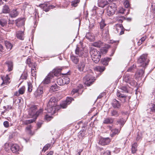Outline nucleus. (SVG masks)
I'll use <instances>...</instances> for the list:
<instances>
[{
	"instance_id": "obj_10",
	"label": "nucleus",
	"mask_w": 155,
	"mask_h": 155,
	"mask_svg": "<svg viewBox=\"0 0 155 155\" xmlns=\"http://www.w3.org/2000/svg\"><path fill=\"white\" fill-rule=\"evenodd\" d=\"M1 78L3 81V82L1 84L2 86H4L5 85H8L10 83V78L8 77V75L7 74L5 76H2Z\"/></svg>"
},
{
	"instance_id": "obj_42",
	"label": "nucleus",
	"mask_w": 155,
	"mask_h": 155,
	"mask_svg": "<svg viewBox=\"0 0 155 155\" xmlns=\"http://www.w3.org/2000/svg\"><path fill=\"white\" fill-rule=\"evenodd\" d=\"M117 123V124H119L120 125V128L123 126L125 122L123 120V118L122 119H120L118 120Z\"/></svg>"
},
{
	"instance_id": "obj_44",
	"label": "nucleus",
	"mask_w": 155,
	"mask_h": 155,
	"mask_svg": "<svg viewBox=\"0 0 155 155\" xmlns=\"http://www.w3.org/2000/svg\"><path fill=\"white\" fill-rule=\"evenodd\" d=\"M96 69L97 71H99L100 72H102L105 69V68L104 67H101L100 66H98L95 68Z\"/></svg>"
},
{
	"instance_id": "obj_1",
	"label": "nucleus",
	"mask_w": 155,
	"mask_h": 155,
	"mask_svg": "<svg viewBox=\"0 0 155 155\" xmlns=\"http://www.w3.org/2000/svg\"><path fill=\"white\" fill-rule=\"evenodd\" d=\"M149 61V60L147 58V54L142 55L138 59V63L140 64V66L138 69L137 72H136V78L137 77H138V80H141V77L143 76L145 67L148 64Z\"/></svg>"
},
{
	"instance_id": "obj_2",
	"label": "nucleus",
	"mask_w": 155,
	"mask_h": 155,
	"mask_svg": "<svg viewBox=\"0 0 155 155\" xmlns=\"http://www.w3.org/2000/svg\"><path fill=\"white\" fill-rule=\"evenodd\" d=\"M61 70L62 68H57L53 70L45 77L41 83V84L45 85L50 84L51 79L54 76H58L61 72Z\"/></svg>"
},
{
	"instance_id": "obj_39",
	"label": "nucleus",
	"mask_w": 155,
	"mask_h": 155,
	"mask_svg": "<svg viewBox=\"0 0 155 155\" xmlns=\"http://www.w3.org/2000/svg\"><path fill=\"white\" fill-rule=\"evenodd\" d=\"M35 120L33 118L32 119L26 120L24 121V124L25 125H28L29 124L33 123L35 121Z\"/></svg>"
},
{
	"instance_id": "obj_56",
	"label": "nucleus",
	"mask_w": 155,
	"mask_h": 155,
	"mask_svg": "<svg viewBox=\"0 0 155 155\" xmlns=\"http://www.w3.org/2000/svg\"><path fill=\"white\" fill-rule=\"evenodd\" d=\"M110 152L109 150H107L103 153V155H110Z\"/></svg>"
},
{
	"instance_id": "obj_33",
	"label": "nucleus",
	"mask_w": 155,
	"mask_h": 155,
	"mask_svg": "<svg viewBox=\"0 0 155 155\" xmlns=\"http://www.w3.org/2000/svg\"><path fill=\"white\" fill-rule=\"evenodd\" d=\"M7 23V20L4 18H1L0 19V25L2 27H4L5 26Z\"/></svg>"
},
{
	"instance_id": "obj_61",
	"label": "nucleus",
	"mask_w": 155,
	"mask_h": 155,
	"mask_svg": "<svg viewBox=\"0 0 155 155\" xmlns=\"http://www.w3.org/2000/svg\"><path fill=\"white\" fill-rule=\"evenodd\" d=\"M134 67L132 66L130 68H129L127 70L128 71H132L134 70Z\"/></svg>"
},
{
	"instance_id": "obj_8",
	"label": "nucleus",
	"mask_w": 155,
	"mask_h": 155,
	"mask_svg": "<svg viewBox=\"0 0 155 155\" xmlns=\"http://www.w3.org/2000/svg\"><path fill=\"white\" fill-rule=\"evenodd\" d=\"M94 78L90 75H86L83 78V82L86 86H89L94 82Z\"/></svg>"
},
{
	"instance_id": "obj_58",
	"label": "nucleus",
	"mask_w": 155,
	"mask_h": 155,
	"mask_svg": "<svg viewBox=\"0 0 155 155\" xmlns=\"http://www.w3.org/2000/svg\"><path fill=\"white\" fill-rule=\"evenodd\" d=\"M78 90L77 89H73L72 92H71V94H74L75 93H77L78 92Z\"/></svg>"
},
{
	"instance_id": "obj_18",
	"label": "nucleus",
	"mask_w": 155,
	"mask_h": 155,
	"mask_svg": "<svg viewBox=\"0 0 155 155\" xmlns=\"http://www.w3.org/2000/svg\"><path fill=\"white\" fill-rule=\"evenodd\" d=\"M73 100V99L71 97H68L66 99V103H63L61 105V106L63 108H66L68 104H70Z\"/></svg>"
},
{
	"instance_id": "obj_22",
	"label": "nucleus",
	"mask_w": 155,
	"mask_h": 155,
	"mask_svg": "<svg viewBox=\"0 0 155 155\" xmlns=\"http://www.w3.org/2000/svg\"><path fill=\"white\" fill-rule=\"evenodd\" d=\"M92 46L97 47L100 48L103 46V43L101 40H98L92 43Z\"/></svg>"
},
{
	"instance_id": "obj_37",
	"label": "nucleus",
	"mask_w": 155,
	"mask_h": 155,
	"mask_svg": "<svg viewBox=\"0 0 155 155\" xmlns=\"http://www.w3.org/2000/svg\"><path fill=\"white\" fill-rule=\"evenodd\" d=\"M26 63L27 64H28L30 67L32 66L33 65V64H34L31 62V58H28L26 60Z\"/></svg>"
},
{
	"instance_id": "obj_46",
	"label": "nucleus",
	"mask_w": 155,
	"mask_h": 155,
	"mask_svg": "<svg viewBox=\"0 0 155 155\" xmlns=\"http://www.w3.org/2000/svg\"><path fill=\"white\" fill-rule=\"evenodd\" d=\"M28 76V74L27 73H24L21 75V79L26 80L27 79Z\"/></svg>"
},
{
	"instance_id": "obj_51",
	"label": "nucleus",
	"mask_w": 155,
	"mask_h": 155,
	"mask_svg": "<svg viewBox=\"0 0 155 155\" xmlns=\"http://www.w3.org/2000/svg\"><path fill=\"white\" fill-rule=\"evenodd\" d=\"M52 118V117L49 116L48 115H46L45 117V118L47 121H49L51 120Z\"/></svg>"
},
{
	"instance_id": "obj_50",
	"label": "nucleus",
	"mask_w": 155,
	"mask_h": 155,
	"mask_svg": "<svg viewBox=\"0 0 155 155\" xmlns=\"http://www.w3.org/2000/svg\"><path fill=\"white\" fill-rule=\"evenodd\" d=\"M3 125L5 127L8 128L9 126V123L8 121H5L3 123Z\"/></svg>"
},
{
	"instance_id": "obj_28",
	"label": "nucleus",
	"mask_w": 155,
	"mask_h": 155,
	"mask_svg": "<svg viewBox=\"0 0 155 155\" xmlns=\"http://www.w3.org/2000/svg\"><path fill=\"white\" fill-rule=\"evenodd\" d=\"M112 105L114 108H118L120 106V104L118 101L115 99H114L113 101Z\"/></svg>"
},
{
	"instance_id": "obj_48",
	"label": "nucleus",
	"mask_w": 155,
	"mask_h": 155,
	"mask_svg": "<svg viewBox=\"0 0 155 155\" xmlns=\"http://www.w3.org/2000/svg\"><path fill=\"white\" fill-rule=\"evenodd\" d=\"M124 5L126 8H128L130 6L129 2L128 0L125 1L124 3Z\"/></svg>"
},
{
	"instance_id": "obj_54",
	"label": "nucleus",
	"mask_w": 155,
	"mask_h": 155,
	"mask_svg": "<svg viewBox=\"0 0 155 155\" xmlns=\"http://www.w3.org/2000/svg\"><path fill=\"white\" fill-rule=\"evenodd\" d=\"M54 7V6L53 5H49L48 7V8H47L45 9H44V10H45V12H47L49 10V9L53 8Z\"/></svg>"
},
{
	"instance_id": "obj_63",
	"label": "nucleus",
	"mask_w": 155,
	"mask_h": 155,
	"mask_svg": "<svg viewBox=\"0 0 155 155\" xmlns=\"http://www.w3.org/2000/svg\"><path fill=\"white\" fill-rule=\"evenodd\" d=\"M31 67V71H32L33 70L34 71L35 69H36V67L35 66V64H33V66Z\"/></svg>"
},
{
	"instance_id": "obj_15",
	"label": "nucleus",
	"mask_w": 155,
	"mask_h": 155,
	"mask_svg": "<svg viewBox=\"0 0 155 155\" xmlns=\"http://www.w3.org/2000/svg\"><path fill=\"white\" fill-rule=\"evenodd\" d=\"M121 92V91H117V96L120 97V101L123 102H124L125 101L127 95L124 94H122Z\"/></svg>"
},
{
	"instance_id": "obj_13",
	"label": "nucleus",
	"mask_w": 155,
	"mask_h": 155,
	"mask_svg": "<svg viewBox=\"0 0 155 155\" xmlns=\"http://www.w3.org/2000/svg\"><path fill=\"white\" fill-rule=\"evenodd\" d=\"M85 64V59L83 58L78 66V68L80 71H83Z\"/></svg>"
},
{
	"instance_id": "obj_7",
	"label": "nucleus",
	"mask_w": 155,
	"mask_h": 155,
	"mask_svg": "<svg viewBox=\"0 0 155 155\" xmlns=\"http://www.w3.org/2000/svg\"><path fill=\"white\" fill-rule=\"evenodd\" d=\"M117 10V5L114 3L110 4L107 8V14L109 16L113 15Z\"/></svg>"
},
{
	"instance_id": "obj_19",
	"label": "nucleus",
	"mask_w": 155,
	"mask_h": 155,
	"mask_svg": "<svg viewBox=\"0 0 155 155\" xmlns=\"http://www.w3.org/2000/svg\"><path fill=\"white\" fill-rule=\"evenodd\" d=\"M86 37L90 41H94L95 40V36L92 33L88 32L87 33Z\"/></svg>"
},
{
	"instance_id": "obj_3",
	"label": "nucleus",
	"mask_w": 155,
	"mask_h": 155,
	"mask_svg": "<svg viewBox=\"0 0 155 155\" xmlns=\"http://www.w3.org/2000/svg\"><path fill=\"white\" fill-rule=\"evenodd\" d=\"M57 106V100L55 97H52L50 98L45 108V110L48 113L52 114L54 113L55 107Z\"/></svg>"
},
{
	"instance_id": "obj_53",
	"label": "nucleus",
	"mask_w": 155,
	"mask_h": 155,
	"mask_svg": "<svg viewBox=\"0 0 155 155\" xmlns=\"http://www.w3.org/2000/svg\"><path fill=\"white\" fill-rule=\"evenodd\" d=\"M142 136V134L141 133H138L137 135V137H136V140H139L141 138Z\"/></svg>"
},
{
	"instance_id": "obj_57",
	"label": "nucleus",
	"mask_w": 155,
	"mask_h": 155,
	"mask_svg": "<svg viewBox=\"0 0 155 155\" xmlns=\"http://www.w3.org/2000/svg\"><path fill=\"white\" fill-rule=\"evenodd\" d=\"M31 128L32 127L31 125L28 126L26 128V130L30 131Z\"/></svg>"
},
{
	"instance_id": "obj_59",
	"label": "nucleus",
	"mask_w": 155,
	"mask_h": 155,
	"mask_svg": "<svg viewBox=\"0 0 155 155\" xmlns=\"http://www.w3.org/2000/svg\"><path fill=\"white\" fill-rule=\"evenodd\" d=\"M40 7L41 8H43L44 9H45V8L47 7V5L45 4H40L39 5Z\"/></svg>"
},
{
	"instance_id": "obj_20",
	"label": "nucleus",
	"mask_w": 155,
	"mask_h": 155,
	"mask_svg": "<svg viewBox=\"0 0 155 155\" xmlns=\"http://www.w3.org/2000/svg\"><path fill=\"white\" fill-rule=\"evenodd\" d=\"M15 21L17 26L19 27L24 25L25 20L24 18H19Z\"/></svg>"
},
{
	"instance_id": "obj_32",
	"label": "nucleus",
	"mask_w": 155,
	"mask_h": 155,
	"mask_svg": "<svg viewBox=\"0 0 155 155\" xmlns=\"http://www.w3.org/2000/svg\"><path fill=\"white\" fill-rule=\"evenodd\" d=\"M128 87L127 86H123L121 87L120 88L122 94L123 93H127L128 91Z\"/></svg>"
},
{
	"instance_id": "obj_45",
	"label": "nucleus",
	"mask_w": 155,
	"mask_h": 155,
	"mask_svg": "<svg viewBox=\"0 0 155 155\" xmlns=\"http://www.w3.org/2000/svg\"><path fill=\"white\" fill-rule=\"evenodd\" d=\"M62 78H59L57 80V83L60 86L64 85V83L63 82Z\"/></svg>"
},
{
	"instance_id": "obj_11",
	"label": "nucleus",
	"mask_w": 155,
	"mask_h": 155,
	"mask_svg": "<svg viewBox=\"0 0 155 155\" xmlns=\"http://www.w3.org/2000/svg\"><path fill=\"white\" fill-rule=\"evenodd\" d=\"M110 141V140L108 137L106 138H101L100 139L98 143L99 144L101 145H105L109 144Z\"/></svg>"
},
{
	"instance_id": "obj_60",
	"label": "nucleus",
	"mask_w": 155,
	"mask_h": 155,
	"mask_svg": "<svg viewBox=\"0 0 155 155\" xmlns=\"http://www.w3.org/2000/svg\"><path fill=\"white\" fill-rule=\"evenodd\" d=\"M130 84L132 86H134V87L136 86L135 82V81H131V82H130Z\"/></svg>"
},
{
	"instance_id": "obj_41",
	"label": "nucleus",
	"mask_w": 155,
	"mask_h": 155,
	"mask_svg": "<svg viewBox=\"0 0 155 155\" xmlns=\"http://www.w3.org/2000/svg\"><path fill=\"white\" fill-rule=\"evenodd\" d=\"M80 0H74L71 2V5L74 7H76L79 3Z\"/></svg>"
},
{
	"instance_id": "obj_52",
	"label": "nucleus",
	"mask_w": 155,
	"mask_h": 155,
	"mask_svg": "<svg viewBox=\"0 0 155 155\" xmlns=\"http://www.w3.org/2000/svg\"><path fill=\"white\" fill-rule=\"evenodd\" d=\"M3 108L4 109H5L6 110H9L10 109H11L12 108V107L11 105H8L6 107L5 106H4Z\"/></svg>"
},
{
	"instance_id": "obj_24",
	"label": "nucleus",
	"mask_w": 155,
	"mask_h": 155,
	"mask_svg": "<svg viewBox=\"0 0 155 155\" xmlns=\"http://www.w3.org/2000/svg\"><path fill=\"white\" fill-rule=\"evenodd\" d=\"M71 59L72 62L75 64H78L79 61V58L78 57L74 55L71 56Z\"/></svg>"
},
{
	"instance_id": "obj_36",
	"label": "nucleus",
	"mask_w": 155,
	"mask_h": 155,
	"mask_svg": "<svg viewBox=\"0 0 155 155\" xmlns=\"http://www.w3.org/2000/svg\"><path fill=\"white\" fill-rule=\"evenodd\" d=\"M10 11V9L7 5H5L3 7L2 9V12L4 13H8Z\"/></svg>"
},
{
	"instance_id": "obj_47",
	"label": "nucleus",
	"mask_w": 155,
	"mask_h": 155,
	"mask_svg": "<svg viewBox=\"0 0 155 155\" xmlns=\"http://www.w3.org/2000/svg\"><path fill=\"white\" fill-rule=\"evenodd\" d=\"M51 145L49 144H46V145L45 146V147L43 148V149L42 150V151H44L45 152L47 150L49 147H50Z\"/></svg>"
},
{
	"instance_id": "obj_38",
	"label": "nucleus",
	"mask_w": 155,
	"mask_h": 155,
	"mask_svg": "<svg viewBox=\"0 0 155 155\" xmlns=\"http://www.w3.org/2000/svg\"><path fill=\"white\" fill-rule=\"evenodd\" d=\"M119 113L116 110H113L111 111V115L112 116L117 117L119 116Z\"/></svg>"
},
{
	"instance_id": "obj_17",
	"label": "nucleus",
	"mask_w": 155,
	"mask_h": 155,
	"mask_svg": "<svg viewBox=\"0 0 155 155\" xmlns=\"http://www.w3.org/2000/svg\"><path fill=\"white\" fill-rule=\"evenodd\" d=\"M5 64L7 65L8 67V71L9 72L12 71L13 68V64L12 61H6Z\"/></svg>"
},
{
	"instance_id": "obj_16",
	"label": "nucleus",
	"mask_w": 155,
	"mask_h": 155,
	"mask_svg": "<svg viewBox=\"0 0 155 155\" xmlns=\"http://www.w3.org/2000/svg\"><path fill=\"white\" fill-rule=\"evenodd\" d=\"M75 53L76 54L78 55L79 57L84 56V51L83 48H80L78 46L75 50Z\"/></svg>"
},
{
	"instance_id": "obj_25",
	"label": "nucleus",
	"mask_w": 155,
	"mask_h": 155,
	"mask_svg": "<svg viewBox=\"0 0 155 155\" xmlns=\"http://www.w3.org/2000/svg\"><path fill=\"white\" fill-rule=\"evenodd\" d=\"M16 36L18 38L21 40H23L24 39V33L23 31H18L16 33Z\"/></svg>"
},
{
	"instance_id": "obj_31",
	"label": "nucleus",
	"mask_w": 155,
	"mask_h": 155,
	"mask_svg": "<svg viewBox=\"0 0 155 155\" xmlns=\"http://www.w3.org/2000/svg\"><path fill=\"white\" fill-rule=\"evenodd\" d=\"M115 19L116 20L118 21L120 23H122L123 20L124 19V17L123 16L119 15L116 17Z\"/></svg>"
},
{
	"instance_id": "obj_64",
	"label": "nucleus",
	"mask_w": 155,
	"mask_h": 155,
	"mask_svg": "<svg viewBox=\"0 0 155 155\" xmlns=\"http://www.w3.org/2000/svg\"><path fill=\"white\" fill-rule=\"evenodd\" d=\"M20 95L19 91H16L14 93V95L17 96H18Z\"/></svg>"
},
{
	"instance_id": "obj_29",
	"label": "nucleus",
	"mask_w": 155,
	"mask_h": 155,
	"mask_svg": "<svg viewBox=\"0 0 155 155\" xmlns=\"http://www.w3.org/2000/svg\"><path fill=\"white\" fill-rule=\"evenodd\" d=\"M111 60V58H105L101 60V62L102 64L104 65H107L108 62Z\"/></svg>"
},
{
	"instance_id": "obj_35",
	"label": "nucleus",
	"mask_w": 155,
	"mask_h": 155,
	"mask_svg": "<svg viewBox=\"0 0 155 155\" xmlns=\"http://www.w3.org/2000/svg\"><path fill=\"white\" fill-rule=\"evenodd\" d=\"M64 85L65 84H67L70 82V79L68 77H65L62 78Z\"/></svg>"
},
{
	"instance_id": "obj_5",
	"label": "nucleus",
	"mask_w": 155,
	"mask_h": 155,
	"mask_svg": "<svg viewBox=\"0 0 155 155\" xmlns=\"http://www.w3.org/2000/svg\"><path fill=\"white\" fill-rule=\"evenodd\" d=\"M101 21L100 22V27L102 35L105 37L108 36V29L106 26V25L104 21L101 18Z\"/></svg>"
},
{
	"instance_id": "obj_34",
	"label": "nucleus",
	"mask_w": 155,
	"mask_h": 155,
	"mask_svg": "<svg viewBox=\"0 0 155 155\" xmlns=\"http://www.w3.org/2000/svg\"><path fill=\"white\" fill-rule=\"evenodd\" d=\"M108 51V48L106 47L102 48L100 49V52L101 54H105Z\"/></svg>"
},
{
	"instance_id": "obj_26",
	"label": "nucleus",
	"mask_w": 155,
	"mask_h": 155,
	"mask_svg": "<svg viewBox=\"0 0 155 155\" xmlns=\"http://www.w3.org/2000/svg\"><path fill=\"white\" fill-rule=\"evenodd\" d=\"M18 14L19 13L17 10L14 9L11 12L10 15L12 18H15L17 16Z\"/></svg>"
},
{
	"instance_id": "obj_62",
	"label": "nucleus",
	"mask_w": 155,
	"mask_h": 155,
	"mask_svg": "<svg viewBox=\"0 0 155 155\" xmlns=\"http://www.w3.org/2000/svg\"><path fill=\"white\" fill-rule=\"evenodd\" d=\"M57 87V85L55 84L54 85H52L51 87V88L52 89H55Z\"/></svg>"
},
{
	"instance_id": "obj_14",
	"label": "nucleus",
	"mask_w": 155,
	"mask_h": 155,
	"mask_svg": "<svg viewBox=\"0 0 155 155\" xmlns=\"http://www.w3.org/2000/svg\"><path fill=\"white\" fill-rule=\"evenodd\" d=\"M108 128L111 131L110 133V135L111 137H113L116 135L117 134L120 132V130H119L117 129H114L112 127L109 126Z\"/></svg>"
},
{
	"instance_id": "obj_4",
	"label": "nucleus",
	"mask_w": 155,
	"mask_h": 155,
	"mask_svg": "<svg viewBox=\"0 0 155 155\" xmlns=\"http://www.w3.org/2000/svg\"><path fill=\"white\" fill-rule=\"evenodd\" d=\"M90 53L91 55L93 61L96 63H97L100 60L101 57L100 51L96 49L91 48L90 51Z\"/></svg>"
},
{
	"instance_id": "obj_27",
	"label": "nucleus",
	"mask_w": 155,
	"mask_h": 155,
	"mask_svg": "<svg viewBox=\"0 0 155 155\" xmlns=\"http://www.w3.org/2000/svg\"><path fill=\"white\" fill-rule=\"evenodd\" d=\"M4 44L7 49L10 51L12 49L13 45L9 41H5L4 42Z\"/></svg>"
},
{
	"instance_id": "obj_21",
	"label": "nucleus",
	"mask_w": 155,
	"mask_h": 155,
	"mask_svg": "<svg viewBox=\"0 0 155 155\" xmlns=\"http://www.w3.org/2000/svg\"><path fill=\"white\" fill-rule=\"evenodd\" d=\"M114 119L112 117H107L105 118L103 123L105 124H111L113 123Z\"/></svg>"
},
{
	"instance_id": "obj_23",
	"label": "nucleus",
	"mask_w": 155,
	"mask_h": 155,
	"mask_svg": "<svg viewBox=\"0 0 155 155\" xmlns=\"http://www.w3.org/2000/svg\"><path fill=\"white\" fill-rule=\"evenodd\" d=\"M10 149L13 153H16L19 150V147L16 144H13L11 147Z\"/></svg>"
},
{
	"instance_id": "obj_55",
	"label": "nucleus",
	"mask_w": 155,
	"mask_h": 155,
	"mask_svg": "<svg viewBox=\"0 0 155 155\" xmlns=\"http://www.w3.org/2000/svg\"><path fill=\"white\" fill-rule=\"evenodd\" d=\"M4 147L5 149H9L10 147V145L8 143H6L4 145Z\"/></svg>"
},
{
	"instance_id": "obj_43",
	"label": "nucleus",
	"mask_w": 155,
	"mask_h": 155,
	"mask_svg": "<svg viewBox=\"0 0 155 155\" xmlns=\"http://www.w3.org/2000/svg\"><path fill=\"white\" fill-rule=\"evenodd\" d=\"M28 91L30 92H31L32 90V85L31 83L29 82H28Z\"/></svg>"
},
{
	"instance_id": "obj_9",
	"label": "nucleus",
	"mask_w": 155,
	"mask_h": 155,
	"mask_svg": "<svg viewBox=\"0 0 155 155\" xmlns=\"http://www.w3.org/2000/svg\"><path fill=\"white\" fill-rule=\"evenodd\" d=\"M114 27L116 31V33H118L120 35L124 34V29L122 24H117Z\"/></svg>"
},
{
	"instance_id": "obj_40",
	"label": "nucleus",
	"mask_w": 155,
	"mask_h": 155,
	"mask_svg": "<svg viewBox=\"0 0 155 155\" xmlns=\"http://www.w3.org/2000/svg\"><path fill=\"white\" fill-rule=\"evenodd\" d=\"M25 87L24 86L20 88L18 90L19 93L21 95L25 93Z\"/></svg>"
},
{
	"instance_id": "obj_49",
	"label": "nucleus",
	"mask_w": 155,
	"mask_h": 155,
	"mask_svg": "<svg viewBox=\"0 0 155 155\" xmlns=\"http://www.w3.org/2000/svg\"><path fill=\"white\" fill-rule=\"evenodd\" d=\"M135 144L134 143L132 146L131 151L132 152L133 154H135L136 153V149L135 148Z\"/></svg>"
},
{
	"instance_id": "obj_6",
	"label": "nucleus",
	"mask_w": 155,
	"mask_h": 155,
	"mask_svg": "<svg viewBox=\"0 0 155 155\" xmlns=\"http://www.w3.org/2000/svg\"><path fill=\"white\" fill-rule=\"evenodd\" d=\"M30 111L29 113L30 115L33 117V119L36 120L38 116L42 113L43 110L40 109L38 111H37L36 107L35 106H34L30 108Z\"/></svg>"
},
{
	"instance_id": "obj_30",
	"label": "nucleus",
	"mask_w": 155,
	"mask_h": 155,
	"mask_svg": "<svg viewBox=\"0 0 155 155\" xmlns=\"http://www.w3.org/2000/svg\"><path fill=\"white\" fill-rule=\"evenodd\" d=\"M119 13L122 14H126L127 15L129 13V10L124 9L122 7H120L118 11Z\"/></svg>"
},
{
	"instance_id": "obj_12",
	"label": "nucleus",
	"mask_w": 155,
	"mask_h": 155,
	"mask_svg": "<svg viewBox=\"0 0 155 155\" xmlns=\"http://www.w3.org/2000/svg\"><path fill=\"white\" fill-rule=\"evenodd\" d=\"M43 88L41 87H39L37 90L35 92L34 95L37 98H41L43 93Z\"/></svg>"
}]
</instances>
